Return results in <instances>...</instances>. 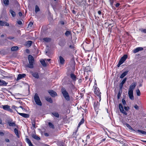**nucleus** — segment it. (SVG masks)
Returning <instances> with one entry per match:
<instances>
[{"label": "nucleus", "instance_id": "obj_1", "mask_svg": "<svg viewBox=\"0 0 146 146\" xmlns=\"http://www.w3.org/2000/svg\"><path fill=\"white\" fill-rule=\"evenodd\" d=\"M29 64L27 66L30 68H33V63L34 62V60L33 57L31 55H29L28 57Z\"/></svg>", "mask_w": 146, "mask_h": 146}, {"label": "nucleus", "instance_id": "obj_2", "mask_svg": "<svg viewBox=\"0 0 146 146\" xmlns=\"http://www.w3.org/2000/svg\"><path fill=\"white\" fill-rule=\"evenodd\" d=\"M94 93L96 95V100H101V97L100 94H101V93L99 91V89L97 87H96V86H94Z\"/></svg>", "mask_w": 146, "mask_h": 146}, {"label": "nucleus", "instance_id": "obj_3", "mask_svg": "<svg viewBox=\"0 0 146 146\" xmlns=\"http://www.w3.org/2000/svg\"><path fill=\"white\" fill-rule=\"evenodd\" d=\"M61 91L65 99L67 100H69L70 97L68 93L65 89L64 88L62 87L61 89Z\"/></svg>", "mask_w": 146, "mask_h": 146}, {"label": "nucleus", "instance_id": "obj_4", "mask_svg": "<svg viewBox=\"0 0 146 146\" xmlns=\"http://www.w3.org/2000/svg\"><path fill=\"white\" fill-rule=\"evenodd\" d=\"M127 56L126 54H125L121 58L120 60H119V63L118 64L117 66L118 67H119V66L121 65L122 63H123L126 60V59L127 58Z\"/></svg>", "mask_w": 146, "mask_h": 146}, {"label": "nucleus", "instance_id": "obj_5", "mask_svg": "<svg viewBox=\"0 0 146 146\" xmlns=\"http://www.w3.org/2000/svg\"><path fill=\"white\" fill-rule=\"evenodd\" d=\"M1 107L5 110L11 112L13 111L10 108V106L8 105H2L1 106Z\"/></svg>", "mask_w": 146, "mask_h": 146}, {"label": "nucleus", "instance_id": "obj_6", "mask_svg": "<svg viewBox=\"0 0 146 146\" xmlns=\"http://www.w3.org/2000/svg\"><path fill=\"white\" fill-rule=\"evenodd\" d=\"M136 85L137 83L136 82H134L132 83L129 86V91L133 92V90L135 89Z\"/></svg>", "mask_w": 146, "mask_h": 146}, {"label": "nucleus", "instance_id": "obj_7", "mask_svg": "<svg viewBox=\"0 0 146 146\" xmlns=\"http://www.w3.org/2000/svg\"><path fill=\"white\" fill-rule=\"evenodd\" d=\"M59 63L60 65H63L64 63L65 60L64 58L61 56L59 57Z\"/></svg>", "mask_w": 146, "mask_h": 146}, {"label": "nucleus", "instance_id": "obj_8", "mask_svg": "<svg viewBox=\"0 0 146 146\" xmlns=\"http://www.w3.org/2000/svg\"><path fill=\"white\" fill-rule=\"evenodd\" d=\"M127 80L126 78H125L120 84L119 89L122 90L123 84L125 83Z\"/></svg>", "mask_w": 146, "mask_h": 146}, {"label": "nucleus", "instance_id": "obj_9", "mask_svg": "<svg viewBox=\"0 0 146 146\" xmlns=\"http://www.w3.org/2000/svg\"><path fill=\"white\" fill-rule=\"evenodd\" d=\"M143 48L142 47H138L133 50V52L134 53H136L139 51L143 50Z\"/></svg>", "mask_w": 146, "mask_h": 146}, {"label": "nucleus", "instance_id": "obj_10", "mask_svg": "<svg viewBox=\"0 0 146 146\" xmlns=\"http://www.w3.org/2000/svg\"><path fill=\"white\" fill-rule=\"evenodd\" d=\"M26 75L25 74H19L18 75L17 80H18L21 79L22 78L25 77Z\"/></svg>", "mask_w": 146, "mask_h": 146}, {"label": "nucleus", "instance_id": "obj_11", "mask_svg": "<svg viewBox=\"0 0 146 146\" xmlns=\"http://www.w3.org/2000/svg\"><path fill=\"white\" fill-rule=\"evenodd\" d=\"M16 111L19 115L25 118H28L29 117V115L28 114L20 113L18 112L17 110H16Z\"/></svg>", "mask_w": 146, "mask_h": 146}, {"label": "nucleus", "instance_id": "obj_12", "mask_svg": "<svg viewBox=\"0 0 146 146\" xmlns=\"http://www.w3.org/2000/svg\"><path fill=\"white\" fill-rule=\"evenodd\" d=\"M0 25L1 26H9V24L6 22H3L2 21H0Z\"/></svg>", "mask_w": 146, "mask_h": 146}, {"label": "nucleus", "instance_id": "obj_13", "mask_svg": "<svg viewBox=\"0 0 146 146\" xmlns=\"http://www.w3.org/2000/svg\"><path fill=\"white\" fill-rule=\"evenodd\" d=\"M100 106L99 102L98 101H97L96 102H95L94 103V108L96 110V109L97 110V109Z\"/></svg>", "mask_w": 146, "mask_h": 146}, {"label": "nucleus", "instance_id": "obj_14", "mask_svg": "<svg viewBox=\"0 0 146 146\" xmlns=\"http://www.w3.org/2000/svg\"><path fill=\"white\" fill-rule=\"evenodd\" d=\"M70 77L73 81L75 82L76 80V77L74 74L71 73L70 74Z\"/></svg>", "mask_w": 146, "mask_h": 146}, {"label": "nucleus", "instance_id": "obj_15", "mask_svg": "<svg viewBox=\"0 0 146 146\" xmlns=\"http://www.w3.org/2000/svg\"><path fill=\"white\" fill-rule=\"evenodd\" d=\"M31 74L32 75V76L34 77L35 78H39V75L38 74V73L36 72H31Z\"/></svg>", "mask_w": 146, "mask_h": 146}, {"label": "nucleus", "instance_id": "obj_16", "mask_svg": "<svg viewBox=\"0 0 146 146\" xmlns=\"http://www.w3.org/2000/svg\"><path fill=\"white\" fill-rule=\"evenodd\" d=\"M128 95L131 100H133L134 99V97L133 95V92L128 91Z\"/></svg>", "mask_w": 146, "mask_h": 146}, {"label": "nucleus", "instance_id": "obj_17", "mask_svg": "<svg viewBox=\"0 0 146 146\" xmlns=\"http://www.w3.org/2000/svg\"><path fill=\"white\" fill-rule=\"evenodd\" d=\"M7 83L5 81L1 80L0 79V86H6Z\"/></svg>", "mask_w": 146, "mask_h": 146}, {"label": "nucleus", "instance_id": "obj_18", "mask_svg": "<svg viewBox=\"0 0 146 146\" xmlns=\"http://www.w3.org/2000/svg\"><path fill=\"white\" fill-rule=\"evenodd\" d=\"M122 90L120 89H119V91L117 95V98L118 100L120 99L122 93Z\"/></svg>", "mask_w": 146, "mask_h": 146}, {"label": "nucleus", "instance_id": "obj_19", "mask_svg": "<svg viewBox=\"0 0 146 146\" xmlns=\"http://www.w3.org/2000/svg\"><path fill=\"white\" fill-rule=\"evenodd\" d=\"M26 141L29 144V146H33V145L30 140L28 138L26 139Z\"/></svg>", "mask_w": 146, "mask_h": 146}, {"label": "nucleus", "instance_id": "obj_20", "mask_svg": "<svg viewBox=\"0 0 146 146\" xmlns=\"http://www.w3.org/2000/svg\"><path fill=\"white\" fill-rule=\"evenodd\" d=\"M49 93L50 95L52 97H54L57 95L56 93L53 90L50 91Z\"/></svg>", "mask_w": 146, "mask_h": 146}, {"label": "nucleus", "instance_id": "obj_21", "mask_svg": "<svg viewBox=\"0 0 146 146\" xmlns=\"http://www.w3.org/2000/svg\"><path fill=\"white\" fill-rule=\"evenodd\" d=\"M128 72V71H126L123 72L120 76L121 78H122L126 76Z\"/></svg>", "mask_w": 146, "mask_h": 146}, {"label": "nucleus", "instance_id": "obj_22", "mask_svg": "<svg viewBox=\"0 0 146 146\" xmlns=\"http://www.w3.org/2000/svg\"><path fill=\"white\" fill-rule=\"evenodd\" d=\"M34 100H40L39 97L37 93H36L34 97Z\"/></svg>", "mask_w": 146, "mask_h": 146}, {"label": "nucleus", "instance_id": "obj_23", "mask_svg": "<svg viewBox=\"0 0 146 146\" xmlns=\"http://www.w3.org/2000/svg\"><path fill=\"white\" fill-rule=\"evenodd\" d=\"M19 49V48L17 46H14L11 47V50L12 51L17 50Z\"/></svg>", "mask_w": 146, "mask_h": 146}, {"label": "nucleus", "instance_id": "obj_24", "mask_svg": "<svg viewBox=\"0 0 146 146\" xmlns=\"http://www.w3.org/2000/svg\"><path fill=\"white\" fill-rule=\"evenodd\" d=\"M43 40L46 42H48L50 41L51 39L49 38H45L43 39Z\"/></svg>", "mask_w": 146, "mask_h": 146}, {"label": "nucleus", "instance_id": "obj_25", "mask_svg": "<svg viewBox=\"0 0 146 146\" xmlns=\"http://www.w3.org/2000/svg\"><path fill=\"white\" fill-rule=\"evenodd\" d=\"M65 42L64 40H61L59 42V45L61 46H64L65 44Z\"/></svg>", "mask_w": 146, "mask_h": 146}, {"label": "nucleus", "instance_id": "obj_26", "mask_svg": "<svg viewBox=\"0 0 146 146\" xmlns=\"http://www.w3.org/2000/svg\"><path fill=\"white\" fill-rule=\"evenodd\" d=\"M32 137L33 138L36 140H39L40 139V138L39 137L35 134H33L32 135Z\"/></svg>", "mask_w": 146, "mask_h": 146}, {"label": "nucleus", "instance_id": "obj_27", "mask_svg": "<svg viewBox=\"0 0 146 146\" xmlns=\"http://www.w3.org/2000/svg\"><path fill=\"white\" fill-rule=\"evenodd\" d=\"M65 35L66 36H68L70 35H71V32L70 31H66L65 33Z\"/></svg>", "mask_w": 146, "mask_h": 146}, {"label": "nucleus", "instance_id": "obj_28", "mask_svg": "<svg viewBox=\"0 0 146 146\" xmlns=\"http://www.w3.org/2000/svg\"><path fill=\"white\" fill-rule=\"evenodd\" d=\"M48 125L50 128L52 129H54L55 127L54 125L51 122H48Z\"/></svg>", "mask_w": 146, "mask_h": 146}, {"label": "nucleus", "instance_id": "obj_29", "mask_svg": "<svg viewBox=\"0 0 146 146\" xmlns=\"http://www.w3.org/2000/svg\"><path fill=\"white\" fill-rule=\"evenodd\" d=\"M9 12L13 17H14L15 16V13L14 11L10 9V10Z\"/></svg>", "mask_w": 146, "mask_h": 146}, {"label": "nucleus", "instance_id": "obj_30", "mask_svg": "<svg viewBox=\"0 0 146 146\" xmlns=\"http://www.w3.org/2000/svg\"><path fill=\"white\" fill-rule=\"evenodd\" d=\"M3 1L5 6H7L9 5V0H3Z\"/></svg>", "mask_w": 146, "mask_h": 146}, {"label": "nucleus", "instance_id": "obj_31", "mask_svg": "<svg viewBox=\"0 0 146 146\" xmlns=\"http://www.w3.org/2000/svg\"><path fill=\"white\" fill-rule=\"evenodd\" d=\"M9 125L10 126H14L16 125L15 123L12 122L11 121H9L8 122Z\"/></svg>", "mask_w": 146, "mask_h": 146}, {"label": "nucleus", "instance_id": "obj_32", "mask_svg": "<svg viewBox=\"0 0 146 146\" xmlns=\"http://www.w3.org/2000/svg\"><path fill=\"white\" fill-rule=\"evenodd\" d=\"M40 62L41 64L42 65L44 66H46V64L45 62V61L43 60H40Z\"/></svg>", "mask_w": 146, "mask_h": 146}, {"label": "nucleus", "instance_id": "obj_33", "mask_svg": "<svg viewBox=\"0 0 146 146\" xmlns=\"http://www.w3.org/2000/svg\"><path fill=\"white\" fill-rule=\"evenodd\" d=\"M124 125H125L126 127L128 128L130 130H133L132 128L129 125V124H128L127 123H125L123 124Z\"/></svg>", "mask_w": 146, "mask_h": 146}, {"label": "nucleus", "instance_id": "obj_34", "mask_svg": "<svg viewBox=\"0 0 146 146\" xmlns=\"http://www.w3.org/2000/svg\"><path fill=\"white\" fill-rule=\"evenodd\" d=\"M84 120L83 118L81 119V120L80 122L78 124V128L79 127H80V126L84 123Z\"/></svg>", "mask_w": 146, "mask_h": 146}, {"label": "nucleus", "instance_id": "obj_35", "mask_svg": "<svg viewBox=\"0 0 146 146\" xmlns=\"http://www.w3.org/2000/svg\"><path fill=\"white\" fill-rule=\"evenodd\" d=\"M70 88L72 90H74V91H75L76 90V88L72 84L70 85Z\"/></svg>", "mask_w": 146, "mask_h": 146}, {"label": "nucleus", "instance_id": "obj_36", "mask_svg": "<svg viewBox=\"0 0 146 146\" xmlns=\"http://www.w3.org/2000/svg\"><path fill=\"white\" fill-rule=\"evenodd\" d=\"M27 45L29 46H30L32 45V41L31 40H29V41H27Z\"/></svg>", "mask_w": 146, "mask_h": 146}, {"label": "nucleus", "instance_id": "obj_37", "mask_svg": "<svg viewBox=\"0 0 146 146\" xmlns=\"http://www.w3.org/2000/svg\"><path fill=\"white\" fill-rule=\"evenodd\" d=\"M14 132L16 135L17 136L19 137V135L18 133V131L17 129L16 128H15L14 129Z\"/></svg>", "mask_w": 146, "mask_h": 146}, {"label": "nucleus", "instance_id": "obj_38", "mask_svg": "<svg viewBox=\"0 0 146 146\" xmlns=\"http://www.w3.org/2000/svg\"><path fill=\"white\" fill-rule=\"evenodd\" d=\"M52 114L55 117H59V115L58 113L57 112H54L52 113Z\"/></svg>", "mask_w": 146, "mask_h": 146}, {"label": "nucleus", "instance_id": "obj_39", "mask_svg": "<svg viewBox=\"0 0 146 146\" xmlns=\"http://www.w3.org/2000/svg\"><path fill=\"white\" fill-rule=\"evenodd\" d=\"M137 131L142 134H146V132L143 130H138Z\"/></svg>", "mask_w": 146, "mask_h": 146}, {"label": "nucleus", "instance_id": "obj_40", "mask_svg": "<svg viewBox=\"0 0 146 146\" xmlns=\"http://www.w3.org/2000/svg\"><path fill=\"white\" fill-rule=\"evenodd\" d=\"M36 104L40 106H41L42 105V103L41 101H35Z\"/></svg>", "mask_w": 146, "mask_h": 146}, {"label": "nucleus", "instance_id": "obj_41", "mask_svg": "<svg viewBox=\"0 0 146 146\" xmlns=\"http://www.w3.org/2000/svg\"><path fill=\"white\" fill-rule=\"evenodd\" d=\"M119 146H128V145L126 143H125L123 142L120 143Z\"/></svg>", "mask_w": 146, "mask_h": 146}, {"label": "nucleus", "instance_id": "obj_42", "mask_svg": "<svg viewBox=\"0 0 146 146\" xmlns=\"http://www.w3.org/2000/svg\"><path fill=\"white\" fill-rule=\"evenodd\" d=\"M39 11L40 9L38 7L37 5H36L35 8V12L36 13L37 12Z\"/></svg>", "mask_w": 146, "mask_h": 146}, {"label": "nucleus", "instance_id": "obj_43", "mask_svg": "<svg viewBox=\"0 0 146 146\" xmlns=\"http://www.w3.org/2000/svg\"><path fill=\"white\" fill-rule=\"evenodd\" d=\"M119 108L120 111L123 109V106L121 104H119Z\"/></svg>", "mask_w": 146, "mask_h": 146}, {"label": "nucleus", "instance_id": "obj_44", "mask_svg": "<svg viewBox=\"0 0 146 146\" xmlns=\"http://www.w3.org/2000/svg\"><path fill=\"white\" fill-rule=\"evenodd\" d=\"M32 124L33 127L35 128V121H32Z\"/></svg>", "mask_w": 146, "mask_h": 146}, {"label": "nucleus", "instance_id": "obj_45", "mask_svg": "<svg viewBox=\"0 0 146 146\" xmlns=\"http://www.w3.org/2000/svg\"><path fill=\"white\" fill-rule=\"evenodd\" d=\"M120 111L122 113L124 114L125 115H127V113L124 111L123 109Z\"/></svg>", "mask_w": 146, "mask_h": 146}, {"label": "nucleus", "instance_id": "obj_46", "mask_svg": "<svg viewBox=\"0 0 146 146\" xmlns=\"http://www.w3.org/2000/svg\"><path fill=\"white\" fill-rule=\"evenodd\" d=\"M140 31L144 33H146V29H140Z\"/></svg>", "mask_w": 146, "mask_h": 146}, {"label": "nucleus", "instance_id": "obj_47", "mask_svg": "<svg viewBox=\"0 0 146 146\" xmlns=\"http://www.w3.org/2000/svg\"><path fill=\"white\" fill-rule=\"evenodd\" d=\"M114 0H109V1L110 2V4L111 6L113 5Z\"/></svg>", "mask_w": 146, "mask_h": 146}, {"label": "nucleus", "instance_id": "obj_48", "mask_svg": "<svg viewBox=\"0 0 146 146\" xmlns=\"http://www.w3.org/2000/svg\"><path fill=\"white\" fill-rule=\"evenodd\" d=\"M124 108L126 111H127L129 110V107L128 106H124Z\"/></svg>", "mask_w": 146, "mask_h": 146}, {"label": "nucleus", "instance_id": "obj_49", "mask_svg": "<svg viewBox=\"0 0 146 146\" xmlns=\"http://www.w3.org/2000/svg\"><path fill=\"white\" fill-rule=\"evenodd\" d=\"M137 96H139L140 95V90L139 89L137 90Z\"/></svg>", "mask_w": 146, "mask_h": 146}, {"label": "nucleus", "instance_id": "obj_50", "mask_svg": "<svg viewBox=\"0 0 146 146\" xmlns=\"http://www.w3.org/2000/svg\"><path fill=\"white\" fill-rule=\"evenodd\" d=\"M134 108L136 110H138L139 109V106L136 104L134 106Z\"/></svg>", "mask_w": 146, "mask_h": 146}, {"label": "nucleus", "instance_id": "obj_51", "mask_svg": "<svg viewBox=\"0 0 146 146\" xmlns=\"http://www.w3.org/2000/svg\"><path fill=\"white\" fill-rule=\"evenodd\" d=\"M17 23L19 25H21L22 24V21L20 20H19L17 21Z\"/></svg>", "mask_w": 146, "mask_h": 146}, {"label": "nucleus", "instance_id": "obj_52", "mask_svg": "<svg viewBox=\"0 0 146 146\" xmlns=\"http://www.w3.org/2000/svg\"><path fill=\"white\" fill-rule=\"evenodd\" d=\"M33 25V23L32 22H30L28 25L29 27H31Z\"/></svg>", "mask_w": 146, "mask_h": 146}, {"label": "nucleus", "instance_id": "obj_53", "mask_svg": "<svg viewBox=\"0 0 146 146\" xmlns=\"http://www.w3.org/2000/svg\"><path fill=\"white\" fill-rule=\"evenodd\" d=\"M12 108L13 109H15V110L16 111V110H16V108H17L18 107L15 106H13L12 107Z\"/></svg>", "mask_w": 146, "mask_h": 146}, {"label": "nucleus", "instance_id": "obj_54", "mask_svg": "<svg viewBox=\"0 0 146 146\" xmlns=\"http://www.w3.org/2000/svg\"><path fill=\"white\" fill-rule=\"evenodd\" d=\"M120 5V3H117L115 5V7H118Z\"/></svg>", "mask_w": 146, "mask_h": 146}, {"label": "nucleus", "instance_id": "obj_55", "mask_svg": "<svg viewBox=\"0 0 146 146\" xmlns=\"http://www.w3.org/2000/svg\"><path fill=\"white\" fill-rule=\"evenodd\" d=\"M69 47L71 49H72L74 48V45H71L69 46Z\"/></svg>", "mask_w": 146, "mask_h": 146}, {"label": "nucleus", "instance_id": "obj_56", "mask_svg": "<svg viewBox=\"0 0 146 146\" xmlns=\"http://www.w3.org/2000/svg\"><path fill=\"white\" fill-rule=\"evenodd\" d=\"M60 23L62 25H63L64 24V22L63 21H61L60 22Z\"/></svg>", "mask_w": 146, "mask_h": 146}, {"label": "nucleus", "instance_id": "obj_57", "mask_svg": "<svg viewBox=\"0 0 146 146\" xmlns=\"http://www.w3.org/2000/svg\"><path fill=\"white\" fill-rule=\"evenodd\" d=\"M0 135L1 136L4 135V133L2 132H0Z\"/></svg>", "mask_w": 146, "mask_h": 146}, {"label": "nucleus", "instance_id": "obj_58", "mask_svg": "<svg viewBox=\"0 0 146 146\" xmlns=\"http://www.w3.org/2000/svg\"><path fill=\"white\" fill-rule=\"evenodd\" d=\"M122 103L124 105H125L126 104V101H122Z\"/></svg>", "mask_w": 146, "mask_h": 146}, {"label": "nucleus", "instance_id": "obj_59", "mask_svg": "<svg viewBox=\"0 0 146 146\" xmlns=\"http://www.w3.org/2000/svg\"><path fill=\"white\" fill-rule=\"evenodd\" d=\"M5 140V141L7 142H9V139H6Z\"/></svg>", "mask_w": 146, "mask_h": 146}, {"label": "nucleus", "instance_id": "obj_60", "mask_svg": "<svg viewBox=\"0 0 146 146\" xmlns=\"http://www.w3.org/2000/svg\"><path fill=\"white\" fill-rule=\"evenodd\" d=\"M19 15L20 16H21L22 15V13L21 12H19Z\"/></svg>", "mask_w": 146, "mask_h": 146}, {"label": "nucleus", "instance_id": "obj_61", "mask_svg": "<svg viewBox=\"0 0 146 146\" xmlns=\"http://www.w3.org/2000/svg\"><path fill=\"white\" fill-rule=\"evenodd\" d=\"M8 38L10 39H13L14 38L10 36V37H8Z\"/></svg>", "mask_w": 146, "mask_h": 146}, {"label": "nucleus", "instance_id": "obj_62", "mask_svg": "<svg viewBox=\"0 0 146 146\" xmlns=\"http://www.w3.org/2000/svg\"><path fill=\"white\" fill-rule=\"evenodd\" d=\"M98 13L99 15H100L101 14V12L100 11H98Z\"/></svg>", "mask_w": 146, "mask_h": 146}, {"label": "nucleus", "instance_id": "obj_63", "mask_svg": "<svg viewBox=\"0 0 146 146\" xmlns=\"http://www.w3.org/2000/svg\"><path fill=\"white\" fill-rule=\"evenodd\" d=\"M46 100H49V101H50V100H51V98H49V100H47V98L46 99Z\"/></svg>", "mask_w": 146, "mask_h": 146}, {"label": "nucleus", "instance_id": "obj_64", "mask_svg": "<svg viewBox=\"0 0 146 146\" xmlns=\"http://www.w3.org/2000/svg\"><path fill=\"white\" fill-rule=\"evenodd\" d=\"M86 137H87V139H89L90 138V137L89 136V135H88Z\"/></svg>", "mask_w": 146, "mask_h": 146}]
</instances>
